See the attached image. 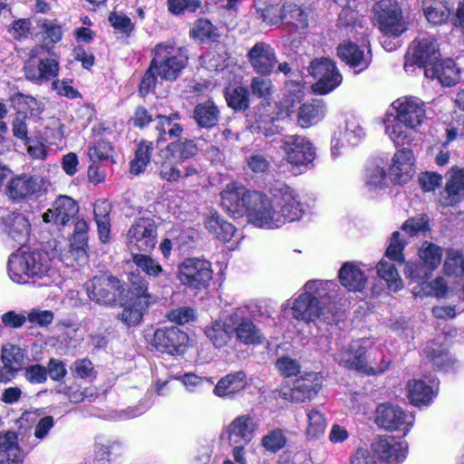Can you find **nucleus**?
<instances>
[{"mask_svg": "<svg viewBox=\"0 0 464 464\" xmlns=\"http://www.w3.org/2000/svg\"><path fill=\"white\" fill-rule=\"evenodd\" d=\"M24 379L33 384H41L47 380V369L42 364H32L24 369Z\"/></svg>", "mask_w": 464, "mask_h": 464, "instance_id": "obj_62", "label": "nucleus"}, {"mask_svg": "<svg viewBox=\"0 0 464 464\" xmlns=\"http://www.w3.org/2000/svg\"><path fill=\"white\" fill-rule=\"evenodd\" d=\"M248 90L243 86H237L226 93V100L229 107L235 110H246L248 108Z\"/></svg>", "mask_w": 464, "mask_h": 464, "instance_id": "obj_54", "label": "nucleus"}, {"mask_svg": "<svg viewBox=\"0 0 464 464\" xmlns=\"http://www.w3.org/2000/svg\"><path fill=\"white\" fill-rule=\"evenodd\" d=\"M89 298L98 304L112 305L123 298L124 284L112 276H94L85 284Z\"/></svg>", "mask_w": 464, "mask_h": 464, "instance_id": "obj_10", "label": "nucleus"}, {"mask_svg": "<svg viewBox=\"0 0 464 464\" xmlns=\"http://www.w3.org/2000/svg\"><path fill=\"white\" fill-rule=\"evenodd\" d=\"M248 386L246 373L243 371L230 372L222 377L214 388V394L220 398L232 399Z\"/></svg>", "mask_w": 464, "mask_h": 464, "instance_id": "obj_30", "label": "nucleus"}, {"mask_svg": "<svg viewBox=\"0 0 464 464\" xmlns=\"http://www.w3.org/2000/svg\"><path fill=\"white\" fill-rule=\"evenodd\" d=\"M132 260L133 263L149 276L158 277L164 276L168 278V274L164 272L161 266L152 257L142 254H133Z\"/></svg>", "mask_w": 464, "mask_h": 464, "instance_id": "obj_51", "label": "nucleus"}, {"mask_svg": "<svg viewBox=\"0 0 464 464\" xmlns=\"http://www.w3.org/2000/svg\"><path fill=\"white\" fill-rule=\"evenodd\" d=\"M309 72L316 80L313 90L319 94H327L333 92L343 81V76L335 63L324 57L314 60L309 66Z\"/></svg>", "mask_w": 464, "mask_h": 464, "instance_id": "obj_15", "label": "nucleus"}, {"mask_svg": "<svg viewBox=\"0 0 464 464\" xmlns=\"http://www.w3.org/2000/svg\"><path fill=\"white\" fill-rule=\"evenodd\" d=\"M286 439L281 430H273L262 439L263 447L271 452H276L285 445Z\"/></svg>", "mask_w": 464, "mask_h": 464, "instance_id": "obj_59", "label": "nucleus"}, {"mask_svg": "<svg viewBox=\"0 0 464 464\" xmlns=\"http://www.w3.org/2000/svg\"><path fill=\"white\" fill-rule=\"evenodd\" d=\"M178 277L188 288H205L213 277L211 264L205 259L186 258L179 266Z\"/></svg>", "mask_w": 464, "mask_h": 464, "instance_id": "obj_14", "label": "nucleus"}, {"mask_svg": "<svg viewBox=\"0 0 464 464\" xmlns=\"http://www.w3.org/2000/svg\"><path fill=\"white\" fill-rule=\"evenodd\" d=\"M257 427L256 420L249 414L236 417L226 430L229 444H248Z\"/></svg>", "mask_w": 464, "mask_h": 464, "instance_id": "obj_23", "label": "nucleus"}, {"mask_svg": "<svg viewBox=\"0 0 464 464\" xmlns=\"http://www.w3.org/2000/svg\"><path fill=\"white\" fill-rule=\"evenodd\" d=\"M464 196V169L451 168L447 173L445 190L441 193L440 202L443 206H454Z\"/></svg>", "mask_w": 464, "mask_h": 464, "instance_id": "obj_26", "label": "nucleus"}, {"mask_svg": "<svg viewBox=\"0 0 464 464\" xmlns=\"http://www.w3.org/2000/svg\"><path fill=\"white\" fill-rule=\"evenodd\" d=\"M396 115L385 123V133L396 146L411 145L416 128L426 117L424 102L417 97H401L393 102Z\"/></svg>", "mask_w": 464, "mask_h": 464, "instance_id": "obj_4", "label": "nucleus"}, {"mask_svg": "<svg viewBox=\"0 0 464 464\" xmlns=\"http://www.w3.org/2000/svg\"><path fill=\"white\" fill-rule=\"evenodd\" d=\"M1 358L5 365L4 368L11 372L20 368L24 360V353L18 346L7 343L2 348Z\"/></svg>", "mask_w": 464, "mask_h": 464, "instance_id": "obj_49", "label": "nucleus"}, {"mask_svg": "<svg viewBox=\"0 0 464 464\" xmlns=\"http://www.w3.org/2000/svg\"><path fill=\"white\" fill-rule=\"evenodd\" d=\"M152 67L164 80H175L187 66L188 53L185 47L171 43L158 44L153 49Z\"/></svg>", "mask_w": 464, "mask_h": 464, "instance_id": "obj_7", "label": "nucleus"}, {"mask_svg": "<svg viewBox=\"0 0 464 464\" xmlns=\"http://www.w3.org/2000/svg\"><path fill=\"white\" fill-rule=\"evenodd\" d=\"M169 11L173 14H181L185 12L194 13L200 7L199 0H168Z\"/></svg>", "mask_w": 464, "mask_h": 464, "instance_id": "obj_60", "label": "nucleus"}, {"mask_svg": "<svg viewBox=\"0 0 464 464\" xmlns=\"http://www.w3.org/2000/svg\"><path fill=\"white\" fill-rule=\"evenodd\" d=\"M0 228L10 239L18 244H23L27 240L30 223L23 214L8 213L1 218Z\"/></svg>", "mask_w": 464, "mask_h": 464, "instance_id": "obj_27", "label": "nucleus"}, {"mask_svg": "<svg viewBox=\"0 0 464 464\" xmlns=\"http://www.w3.org/2000/svg\"><path fill=\"white\" fill-rule=\"evenodd\" d=\"M433 270L429 268L426 264L421 262L408 261L405 264L404 274L413 281H426L431 276Z\"/></svg>", "mask_w": 464, "mask_h": 464, "instance_id": "obj_55", "label": "nucleus"}, {"mask_svg": "<svg viewBox=\"0 0 464 464\" xmlns=\"http://www.w3.org/2000/svg\"><path fill=\"white\" fill-rule=\"evenodd\" d=\"M419 258L431 270H436L440 265L442 248L433 243L424 242L418 251Z\"/></svg>", "mask_w": 464, "mask_h": 464, "instance_id": "obj_47", "label": "nucleus"}, {"mask_svg": "<svg viewBox=\"0 0 464 464\" xmlns=\"http://www.w3.org/2000/svg\"><path fill=\"white\" fill-rule=\"evenodd\" d=\"M39 189L36 179L28 176L12 179L7 185V195L12 199H24L33 196Z\"/></svg>", "mask_w": 464, "mask_h": 464, "instance_id": "obj_35", "label": "nucleus"}, {"mask_svg": "<svg viewBox=\"0 0 464 464\" xmlns=\"http://www.w3.org/2000/svg\"><path fill=\"white\" fill-rule=\"evenodd\" d=\"M130 282L135 298L130 300V304L124 307L122 313L119 315L120 319L128 326L137 325L140 323L143 313L148 308L151 298L148 293V283L144 278L139 275L131 274Z\"/></svg>", "mask_w": 464, "mask_h": 464, "instance_id": "obj_11", "label": "nucleus"}, {"mask_svg": "<svg viewBox=\"0 0 464 464\" xmlns=\"http://www.w3.org/2000/svg\"><path fill=\"white\" fill-rule=\"evenodd\" d=\"M281 150L285 159L298 172L310 169L315 158V149L311 141L302 135H287L282 140Z\"/></svg>", "mask_w": 464, "mask_h": 464, "instance_id": "obj_9", "label": "nucleus"}, {"mask_svg": "<svg viewBox=\"0 0 464 464\" xmlns=\"http://www.w3.org/2000/svg\"><path fill=\"white\" fill-rule=\"evenodd\" d=\"M79 211L77 202L68 196H59L51 208L43 215L44 221L56 225H66Z\"/></svg>", "mask_w": 464, "mask_h": 464, "instance_id": "obj_25", "label": "nucleus"}, {"mask_svg": "<svg viewBox=\"0 0 464 464\" xmlns=\"http://www.w3.org/2000/svg\"><path fill=\"white\" fill-rule=\"evenodd\" d=\"M375 423L390 431H401L406 435L414 424V415L397 404L381 403L375 410Z\"/></svg>", "mask_w": 464, "mask_h": 464, "instance_id": "obj_12", "label": "nucleus"}, {"mask_svg": "<svg viewBox=\"0 0 464 464\" xmlns=\"http://www.w3.org/2000/svg\"><path fill=\"white\" fill-rule=\"evenodd\" d=\"M24 71L26 80L36 84H42L58 75L59 63L53 58L35 61L34 54H32L26 61Z\"/></svg>", "mask_w": 464, "mask_h": 464, "instance_id": "obj_22", "label": "nucleus"}, {"mask_svg": "<svg viewBox=\"0 0 464 464\" xmlns=\"http://www.w3.org/2000/svg\"><path fill=\"white\" fill-rule=\"evenodd\" d=\"M23 460L24 455L18 446L11 440V436L5 438L0 443V464H22Z\"/></svg>", "mask_w": 464, "mask_h": 464, "instance_id": "obj_48", "label": "nucleus"}, {"mask_svg": "<svg viewBox=\"0 0 464 464\" xmlns=\"http://www.w3.org/2000/svg\"><path fill=\"white\" fill-rule=\"evenodd\" d=\"M323 377L317 372H307L295 380L292 386H282L279 396L290 402L312 400L322 387Z\"/></svg>", "mask_w": 464, "mask_h": 464, "instance_id": "obj_16", "label": "nucleus"}, {"mask_svg": "<svg viewBox=\"0 0 464 464\" xmlns=\"http://www.w3.org/2000/svg\"><path fill=\"white\" fill-rule=\"evenodd\" d=\"M339 280L350 291L360 292L366 285V276L359 266L345 263L339 270Z\"/></svg>", "mask_w": 464, "mask_h": 464, "instance_id": "obj_34", "label": "nucleus"}, {"mask_svg": "<svg viewBox=\"0 0 464 464\" xmlns=\"http://www.w3.org/2000/svg\"><path fill=\"white\" fill-rule=\"evenodd\" d=\"M303 290L292 301L282 304L283 311L290 308L293 318L298 321L329 323L339 296L338 285L334 281L312 280L304 285Z\"/></svg>", "mask_w": 464, "mask_h": 464, "instance_id": "obj_2", "label": "nucleus"}, {"mask_svg": "<svg viewBox=\"0 0 464 464\" xmlns=\"http://www.w3.org/2000/svg\"><path fill=\"white\" fill-rule=\"evenodd\" d=\"M254 193H257V191L248 190L240 183H229L220 193L221 205L228 214L235 218L246 216L252 204Z\"/></svg>", "mask_w": 464, "mask_h": 464, "instance_id": "obj_18", "label": "nucleus"}, {"mask_svg": "<svg viewBox=\"0 0 464 464\" xmlns=\"http://www.w3.org/2000/svg\"><path fill=\"white\" fill-rule=\"evenodd\" d=\"M188 343V334L174 326L158 328L150 340V345L157 351L171 355L184 353Z\"/></svg>", "mask_w": 464, "mask_h": 464, "instance_id": "obj_19", "label": "nucleus"}, {"mask_svg": "<svg viewBox=\"0 0 464 464\" xmlns=\"http://www.w3.org/2000/svg\"><path fill=\"white\" fill-rule=\"evenodd\" d=\"M252 69L258 74L269 75L277 63L275 49L267 43L257 42L247 52Z\"/></svg>", "mask_w": 464, "mask_h": 464, "instance_id": "obj_21", "label": "nucleus"}, {"mask_svg": "<svg viewBox=\"0 0 464 464\" xmlns=\"http://www.w3.org/2000/svg\"><path fill=\"white\" fill-rule=\"evenodd\" d=\"M444 271L447 275L464 276V256L458 250L450 249L444 261Z\"/></svg>", "mask_w": 464, "mask_h": 464, "instance_id": "obj_52", "label": "nucleus"}, {"mask_svg": "<svg viewBox=\"0 0 464 464\" xmlns=\"http://www.w3.org/2000/svg\"><path fill=\"white\" fill-rule=\"evenodd\" d=\"M205 227L209 233L213 234L217 238L223 242L229 241L236 231V228L232 224L226 221L217 213H213L206 218Z\"/></svg>", "mask_w": 464, "mask_h": 464, "instance_id": "obj_40", "label": "nucleus"}, {"mask_svg": "<svg viewBox=\"0 0 464 464\" xmlns=\"http://www.w3.org/2000/svg\"><path fill=\"white\" fill-rule=\"evenodd\" d=\"M246 165L247 169L254 173H264L266 172L270 162L267 158L259 152H253L246 157Z\"/></svg>", "mask_w": 464, "mask_h": 464, "instance_id": "obj_63", "label": "nucleus"}, {"mask_svg": "<svg viewBox=\"0 0 464 464\" xmlns=\"http://www.w3.org/2000/svg\"><path fill=\"white\" fill-rule=\"evenodd\" d=\"M407 245V240L402 237V235L399 231L392 233L390 237L389 245L385 252V256L392 261L403 262V249Z\"/></svg>", "mask_w": 464, "mask_h": 464, "instance_id": "obj_53", "label": "nucleus"}, {"mask_svg": "<svg viewBox=\"0 0 464 464\" xmlns=\"http://www.w3.org/2000/svg\"><path fill=\"white\" fill-rule=\"evenodd\" d=\"M280 22L292 24L296 28L307 26V15L304 11L292 2H286L280 9Z\"/></svg>", "mask_w": 464, "mask_h": 464, "instance_id": "obj_42", "label": "nucleus"}, {"mask_svg": "<svg viewBox=\"0 0 464 464\" xmlns=\"http://www.w3.org/2000/svg\"><path fill=\"white\" fill-rule=\"evenodd\" d=\"M427 78L436 79L443 86H452L459 82L460 71L451 59L443 60L424 71Z\"/></svg>", "mask_w": 464, "mask_h": 464, "instance_id": "obj_31", "label": "nucleus"}, {"mask_svg": "<svg viewBox=\"0 0 464 464\" xmlns=\"http://www.w3.org/2000/svg\"><path fill=\"white\" fill-rule=\"evenodd\" d=\"M278 191L274 199L260 192L254 193L246 214L250 224L259 228L274 229L303 217L304 209L295 191L285 185Z\"/></svg>", "mask_w": 464, "mask_h": 464, "instance_id": "obj_1", "label": "nucleus"}, {"mask_svg": "<svg viewBox=\"0 0 464 464\" xmlns=\"http://www.w3.org/2000/svg\"><path fill=\"white\" fill-rule=\"evenodd\" d=\"M370 339H360L352 342L349 345L341 348L334 355V360L340 365L348 369H354L367 374L382 373L388 370L391 360L382 358L380 363L368 362L366 353L372 347Z\"/></svg>", "mask_w": 464, "mask_h": 464, "instance_id": "obj_6", "label": "nucleus"}, {"mask_svg": "<svg viewBox=\"0 0 464 464\" xmlns=\"http://www.w3.org/2000/svg\"><path fill=\"white\" fill-rule=\"evenodd\" d=\"M372 449L378 459L385 464H401L406 459L408 443L395 437L380 438L372 444Z\"/></svg>", "mask_w": 464, "mask_h": 464, "instance_id": "obj_20", "label": "nucleus"}, {"mask_svg": "<svg viewBox=\"0 0 464 464\" xmlns=\"http://www.w3.org/2000/svg\"><path fill=\"white\" fill-rule=\"evenodd\" d=\"M45 253L17 251L8 260V275L17 284L50 285L60 277Z\"/></svg>", "mask_w": 464, "mask_h": 464, "instance_id": "obj_3", "label": "nucleus"}, {"mask_svg": "<svg viewBox=\"0 0 464 464\" xmlns=\"http://www.w3.org/2000/svg\"><path fill=\"white\" fill-rule=\"evenodd\" d=\"M365 132L359 120L352 118L346 121L344 130L340 131L333 140L332 154L337 157L341 154V149L345 145H357L364 137Z\"/></svg>", "mask_w": 464, "mask_h": 464, "instance_id": "obj_29", "label": "nucleus"}, {"mask_svg": "<svg viewBox=\"0 0 464 464\" xmlns=\"http://www.w3.org/2000/svg\"><path fill=\"white\" fill-rule=\"evenodd\" d=\"M111 204L105 199H99L93 204V215L98 227L100 239L105 243L111 232Z\"/></svg>", "mask_w": 464, "mask_h": 464, "instance_id": "obj_38", "label": "nucleus"}, {"mask_svg": "<svg viewBox=\"0 0 464 464\" xmlns=\"http://www.w3.org/2000/svg\"><path fill=\"white\" fill-rule=\"evenodd\" d=\"M338 57L359 73L368 68L372 62L370 50L367 52L351 41H343L337 47Z\"/></svg>", "mask_w": 464, "mask_h": 464, "instance_id": "obj_24", "label": "nucleus"}, {"mask_svg": "<svg viewBox=\"0 0 464 464\" xmlns=\"http://www.w3.org/2000/svg\"><path fill=\"white\" fill-rule=\"evenodd\" d=\"M390 168V179L398 184L406 183L413 175V153L411 150L403 148L392 157Z\"/></svg>", "mask_w": 464, "mask_h": 464, "instance_id": "obj_28", "label": "nucleus"}, {"mask_svg": "<svg viewBox=\"0 0 464 464\" xmlns=\"http://www.w3.org/2000/svg\"><path fill=\"white\" fill-rule=\"evenodd\" d=\"M423 353L426 359L440 370L451 372L457 368V360L434 343L427 344Z\"/></svg>", "mask_w": 464, "mask_h": 464, "instance_id": "obj_36", "label": "nucleus"}, {"mask_svg": "<svg viewBox=\"0 0 464 464\" xmlns=\"http://www.w3.org/2000/svg\"><path fill=\"white\" fill-rule=\"evenodd\" d=\"M373 10L378 28L383 35L396 38L407 31L409 23L398 2L381 0L375 4Z\"/></svg>", "mask_w": 464, "mask_h": 464, "instance_id": "obj_8", "label": "nucleus"}, {"mask_svg": "<svg viewBox=\"0 0 464 464\" xmlns=\"http://www.w3.org/2000/svg\"><path fill=\"white\" fill-rule=\"evenodd\" d=\"M53 318V313L49 310L33 309L26 315L27 321L33 326L36 325L40 327L48 326L52 324Z\"/></svg>", "mask_w": 464, "mask_h": 464, "instance_id": "obj_64", "label": "nucleus"}, {"mask_svg": "<svg viewBox=\"0 0 464 464\" xmlns=\"http://www.w3.org/2000/svg\"><path fill=\"white\" fill-rule=\"evenodd\" d=\"M203 63L209 70H220L226 66V62L228 59V53L224 44H218L215 47L207 51L201 56Z\"/></svg>", "mask_w": 464, "mask_h": 464, "instance_id": "obj_46", "label": "nucleus"}, {"mask_svg": "<svg viewBox=\"0 0 464 464\" xmlns=\"http://www.w3.org/2000/svg\"><path fill=\"white\" fill-rule=\"evenodd\" d=\"M157 226L152 218H136L127 233V244L131 251L149 252L157 244Z\"/></svg>", "mask_w": 464, "mask_h": 464, "instance_id": "obj_17", "label": "nucleus"}, {"mask_svg": "<svg viewBox=\"0 0 464 464\" xmlns=\"http://www.w3.org/2000/svg\"><path fill=\"white\" fill-rule=\"evenodd\" d=\"M440 56L439 44L433 36H422L415 39L410 45L405 56L404 68L412 71L414 64L423 67L433 66Z\"/></svg>", "mask_w": 464, "mask_h": 464, "instance_id": "obj_13", "label": "nucleus"}, {"mask_svg": "<svg viewBox=\"0 0 464 464\" xmlns=\"http://www.w3.org/2000/svg\"><path fill=\"white\" fill-rule=\"evenodd\" d=\"M219 111L212 101L198 103L193 111V117L201 128H212L218 121Z\"/></svg>", "mask_w": 464, "mask_h": 464, "instance_id": "obj_41", "label": "nucleus"}, {"mask_svg": "<svg viewBox=\"0 0 464 464\" xmlns=\"http://www.w3.org/2000/svg\"><path fill=\"white\" fill-rule=\"evenodd\" d=\"M251 92L258 98L268 99L273 92V83L270 79L256 76L251 81Z\"/></svg>", "mask_w": 464, "mask_h": 464, "instance_id": "obj_61", "label": "nucleus"}, {"mask_svg": "<svg viewBox=\"0 0 464 464\" xmlns=\"http://www.w3.org/2000/svg\"><path fill=\"white\" fill-rule=\"evenodd\" d=\"M325 104L321 100H314L299 107L297 123L302 128H308L318 123L325 115Z\"/></svg>", "mask_w": 464, "mask_h": 464, "instance_id": "obj_33", "label": "nucleus"}, {"mask_svg": "<svg viewBox=\"0 0 464 464\" xmlns=\"http://www.w3.org/2000/svg\"><path fill=\"white\" fill-rule=\"evenodd\" d=\"M170 154L162 152V157L165 158L160 166V176L162 179L169 182H175L181 178V169L169 159Z\"/></svg>", "mask_w": 464, "mask_h": 464, "instance_id": "obj_57", "label": "nucleus"}, {"mask_svg": "<svg viewBox=\"0 0 464 464\" xmlns=\"http://www.w3.org/2000/svg\"><path fill=\"white\" fill-rule=\"evenodd\" d=\"M113 149L109 141L99 140L94 146L88 150L90 160L96 163L98 161L106 160L112 157Z\"/></svg>", "mask_w": 464, "mask_h": 464, "instance_id": "obj_58", "label": "nucleus"}, {"mask_svg": "<svg viewBox=\"0 0 464 464\" xmlns=\"http://www.w3.org/2000/svg\"><path fill=\"white\" fill-rule=\"evenodd\" d=\"M230 325L231 323L228 322L227 317L224 323L217 322L208 328L205 332L206 335L216 347H223L229 342L233 334Z\"/></svg>", "mask_w": 464, "mask_h": 464, "instance_id": "obj_45", "label": "nucleus"}, {"mask_svg": "<svg viewBox=\"0 0 464 464\" xmlns=\"http://www.w3.org/2000/svg\"><path fill=\"white\" fill-rule=\"evenodd\" d=\"M377 274L383 279L388 288L392 292H398L403 286L402 280L392 263L382 259L377 265Z\"/></svg>", "mask_w": 464, "mask_h": 464, "instance_id": "obj_44", "label": "nucleus"}, {"mask_svg": "<svg viewBox=\"0 0 464 464\" xmlns=\"http://www.w3.org/2000/svg\"><path fill=\"white\" fill-rule=\"evenodd\" d=\"M447 0H423L422 8L427 20L434 24L446 23L450 15Z\"/></svg>", "mask_w": 464, "mask_h": 464, "instance_id": "obj_39", "label": "nucleus"}, {"mask_svg": "<svg viewBox=\"0 0 464 464\" xmlns=\"http://www.w3.org/2000/svg\"><path fill=\"white\" fill-rule=\"evenodd\" d=\"M163 153L170 154L172 157L178 153L179 158L188 159L197 153V147L193 140H179L169 143Z\"/></svg>", "mask_w": 464, "mask_h": 464, "instance_id": "obj_56", "label": "nucleus"}, {"mask_svg": "<svg viewBox=\"0 0 464 464\" xmlns=\"http://www.w3.org/2000/svg\"><path fill=\"white\" fill-rule=\"evenodd\" d=\"M263 316H270V312L263 302L235 309L228 315V322L231 323V330L237 341L246 345L262 343L265 336L252 318Z\"/></svg>", "mask_w": 464, "mask_h": 464, "instance_id": "obj_5", "label": "nucleus"}, {"mask_svg": "<svg viewBox=\"0 0 464 464\" xmlns=\"http://www.w3.org/2000/svg\"><path fill=\"white\" fill-rule=\"evenodd\" d=\"M437 394V386L426 384L421 380L408 382V397L415 406L427 405Z\"/></svg>", "mask_w": 464, "mask_h": 464, "instance_id": "obj_37", "label": "nucleus"}, {"mask_svg": "<svg viewBox=\"0 0 464 464\" xmlns=\"http://www.w3.org/2000/svg\"><path fill=\"white\" fill-rule=\"evenodd\" d=\"M153 143L149 140L140 142L133 160L130 163V171L131 174L139 175L143 172L150 161L153 151Z\"/></svg>", "mask_w": 464, "mask_h": 464, "instance_id": "obj_43", "label": "nucleus"}, {"mask_svg": "<svg viewBox=\"0 0 464 464\" xmlns=\"http://www.w3.org/2000/svg\"><path fill=\"white\" fill-rule=\"evenodd\" d=\"M307 428L306 434L309 439H317L321 437L326 428V420L324 414L318 410L312 409L307 411Z\"/></svg>", "mask_w": 464, "mask_h": 464, "instance_id": "obj_50", "label": "nucleus"}, {"mask_svg": "<svg viewBox=\"0 0 464 464\" xmlns=\"http://www.w3.org/2000/svg\"><path fill=\"white\" fill-rule=\"evenodd\" d=\"M179 112H172L166 116L161 113L155 114V129L159 132L158 142L169 139L178 138L181 135L183 128L179 123Z\"/></svg>", "mask_w": 464, "mask_h": 464, "instance_id": "obj_32", "label": "nucleus"}]
</instances>
